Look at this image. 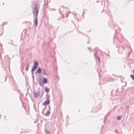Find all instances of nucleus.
<instances>
[{
  "label": "nucleus",
  "instance_id": "f257e3e1",
  "mask_svg": "<svg viewBox=\"0 0 134 134\" xmlns=\"http://www.w3.org/2000/svg\"><path fill=\"white\" fill-rule=\"evenodd\" d=\"M35 14H36V18L35 19V26H37V24L38 21L37 20V17L38 13V11L37 9L36 8H35L34 9V14H35Z\"/></svg>",
  "mask_w": 134,
  "mask_h": 134
},
{
  "label": "nucleus",
  "instance_id": "f03ea898",
  "mask_svg": "<svg viewBox=\"0 0 134 134\" xmlns=\"http://www.w3.org/2000/svg\"><path fill=\"white\" fill-rule=\"evenodd\" d=\"M38 64V63L37 62H35L34 63V65L32 67L31 70L32 71H34L37 69Z\"/></svg>",
  "mask_w": 134,
  "mask_h": 134
},
{
  "label": "nucleus",
  "instance_id": "7ed1b4c3",
  "mask_svg": "<svg viewBox=\"0 0 134 134\" xmlns=\"http://www.w3.org/2000/svg\"><path fill=\"white\" fill-rule=\"evenodd\" d=\"M50 101L49 100H46L43 103V104L45 105L49 104Z\"/></svg>",
  "mask_w": 134,
  "mask_h": 134
},
{
  "label": "nucleus",
  "instance_id": "20e7f679",
  "mask_svg": "<svg viewBox=\"0 0 134 134\" xmlns=\"http://www.w3.org/2000/svg\"><path fill=\"white\" fill-rule=\"evenodd\" d=\"M38 82L40 84V85L41 86H42L43 85L42 84L43 83L42 82V80L40 78L38 80Z\"/></svg>",
  "mask_w": 134,
  "mask_h": 134
},
{
  "label": "nucleus",
  "instance_id": "39448f33",
  "mask_svg": "<svg viewBox=\"0 0 134 134\" xmlns=\"http://www.w3.org/2000/svg\"><path fill=\"white\" fill-rule=\"evenodd\" d=\"M47 79L46 78H44L43 79L42 83H47Z\"/></svg>",
  "mask_w": 134,
  "mask_h": 134
},
{
  "label": "nucleus",
  "instance_id": "423d86ee",
  "mask_svg": "<svg viewBox=\"0 0 134 134\" xmlns=\"http://www.w3.org/2000/svg\"><path fill=\"white\" fill-rule=\"evenodd\" d=\"M41 71V70L40 68H38V69L37 70L36 73H40Z\"/></svg>",
  "mask_w": 134,
  "mask_h": 134
},
{
  "label": "nucleus",
  "instance_id": "0eeeda50",
  "mask_svg": "<svg viewBox=\"0 0 134 134\" xmlns=\"http://www.w3.org/2000/svg\"><path fill=\"white\" fill-rule=\"evenodd\" d=\"M34 95L35 97H36L39 96V94L38 93H34Z\"/></svg>",
  "mask_w": 134,
  "mask_h": 134
},
{
  "label": "nucleus",
  "instance_id": "6e6552de",
  "mask_svg": "<svg viewBox=\"0 0 134 134\" xmlns=\"http://www.w3.org/2000/svg\"><path fill=\"white\" fill-rule=\"evenodd\" d=\"M45 91L47 92H48L49 91V90L47 87H46L45 88Z\"/></svg>",
  "mask_w": 134,
  "mask_h": 134
},
{
  "label": "nucleus",
  "instance_id": "1a4fd4ad",
  "mask_svg": "<svg viewBox=\"0 0 134 134\" xmlns=\"http://www.w3.org/2000/svg\"><path fill=\"white\" fill-rule=\"evenodd\" d=\"M29 67V65L28 64H27V67L26 68V71H27L28 70V68Z\"/></svg>",
  "mask_w": 134,
  "mask_h": 134
},
{
  "label": "nucleus",
  "instance_id": "9d476101",
  "mask_svg": "<svg viewBox=\"0 0 134 134\" xmlns=\"http://www.w3.org/2000/svg\"><path fill=\"white\" fill-rule=\"evenodd\" d=\"M43 74H44V75H46V71H45V70H44V69H43Z\"/></svg>",
  "mask_w": 134,
  "mask_h": 134
},
{
  "label": "nucleus",
  "instance_id": "9b49d317",
  "mask_svg": "<svg viewBox=\"0 0 134 134\" xmlns=\"http://www.w3.org/2000/svg\"><path fill=\"white\" fill-rule=\"evenodd\" d=\"M121 118V116H118L117 117V119H118L119 120Z\"/></svg>",
  "mask_w": 134,
  "mask_h": 134
},
{
  "label": "nucleus",
  "instance_id": "f8f14e48",
  "mask_svg": "<svg viewBox=\"0 0 134 134\" xmlns=\"http://www.w3.org/2000/svg\"><path fill=\"white\" fill-rule=\"evenodd\" d=\"M130 77L132 78L133 80H134V76L133 75H131L130 76Z\"/></svg>",
  "mask_w": 134,
  "mask_h": 134
},
{
  "label": "nucleus",
  "instance_id": "ddd939ff",
  "mask_svg": "<svg viewBox=\"0 0 134 134\" xmlns=\"http://www.w3.org/2000/svg\"><path fill=\"white\" fill-rule=\"evenodd\" d=\"M45 132H46V133L47 134H48V133H49L48 131L47 130H45Z\"/></svg>",
  "mask_w": 134,
  "mask_h": 134
},
{
  "label": "nucleus",
  "instance_id": "4468645a",
  "mask_svg": "<svg viewBox=\"0 0 134 134\" xmlns=\"http://www.w3.org/2000/svg\"><path fill=\"white\" fill-rule=\"evenodd\" d=\"M97 58H98V59L99 60V62H100V58L99 57H97Z\"/></svg>",
  "mask_w": 134,
  "mask_h": 134
}]
</instances>
